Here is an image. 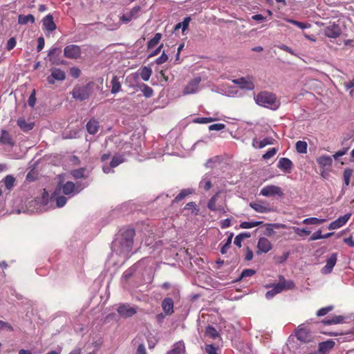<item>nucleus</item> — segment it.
Returning <instances> with one entry per match:
<instances>
[{
	"mask_svg": "<svg viewBox=\"0 0 354 354\" xmlns=\"http://www.w3.org/2000/svg\"><path fill=\"white\" fill-rule=\"evenodd\" d=\"M134 234V230L127 229L113 242L112 257H118L119 263H123L131 257Z\"/></svg>",
	"mask_w": 354,
	"mask_h": 354,
	"instance_id": "nucleus-1",
	"label": "nucleus"
},
{
	"mask_svg": "<svg viewBox=\"0 0 354 354\" xmlns=\"http://www.w3.org/2000/svg\"><path fill=\"white\" fill-rule=\"evenodd\" d=\"M256 103L261 106L276 110L279 106V102L275 95L269 92H261L254 97Z\"/></svg>",
	"mask_w": 354,
	"mask_h": 354,
	"instance_id": "nucleus-2",
	"label": "nucleus"
},
{
	"mask_svg": "<svg viewBox=\"0 0 354 354\" xmlns=\"http://www.w3.org/2000/svg\"><path fill=\"white\" fill-rule=\"evenodd\" d=\"M71 94L74 99L82 101L89 97L91 90L88 86H76L73 89Z\"/></svg>",
	"mask_w": 354,
	"mask_h": 354,
	"instance_id": "nucleus-3",
	"label": "nucleus"
},
{
	"mask_svg": "<svg viewBox=\"0 0 354 354\" xmlns=\"http://www.w3.org/2000/svg\"><path fill=\"white\" fill-rule=\"evenodd\" d=\"M125 159L122 155L116 154L113 156L111 160L108 164L102 165V170L105 174L113 172V169L124 162Z\"/></svg>",
	"mask_w": 354,
	"mask_h": 354,
	"instance_id": "nucleus-4",
	"label": "nucleus"
},
{
	"mask_svg": "<svg viewBox=\"0 0 354 354\" xmlns=\"http://www.w3.org/2000/svg\"><path fill=\"white\" fill-rule=\"evenodd\" d=\"M82 189L83 187H80L79 185H75L73 183L68 181L62 187L59 186L58 191L62 190L63 194L71 197L79 193Z\"/></svg>",
	"mask_w": 354,
	"mask_h": 354,
	"instance_id": "nucleus-5",
	"label": "nucleus"
},
{
	"mask_svg": "<svg viewBox=\"0 0 354 354\" xmlns=\"http://www.w3.org/2000/svg\"><path fill=\"white\" fill-rule=\"evenodd\" d=\"M219 194L216 193L214 195L207 203V207L213 212H218L220 214L225 213V205L223 203L218 202Z\"/></svg>",
	"mask_w": 354,
	"mask_h": 354,
	"instance_id": "nucleus-6",
	"label": "nucleus"
},
{
	"mask_svg": "<svg viewBox=\"0 0 354 354\" xmlns=\"http://www.w3.org/2000/svg\"><path fill=\"white\" fill-rule=\"evenodd\" d=\"M141 7L139 6H134L129 12L123 14L120 17V21L123 24H127L133 19H136L139 17Z\"/></svg>",
	"mask_w": 354,
	"mask_h": 354,
	"instance_id": "nucleus-7",
	"label": "nucleus"
},
{
	"mask_svg": "<svg viewBox=\"0 0 354 354\" xmlns=\"http://www.w3.org/2000/svg\"><path fill=\"white\" fill-rule=\"evenodd\" d=\"M232 82L242 89L251 91L254 88L252 77L250 76L237 78L233 80Z\"/></svg>",
	"mask_w": 354,
	"mask_h": 354,
	"instance_id": "nucleus-8",
	"label": "nucleus"
},
{
	"mask_svg": "<svg viewBox=\"0 0 354 354\" xmlns=\"http://www.w3.org/2000/svg\"><path fill=\"white\" fill-rule=\"evenodd\" d=\"M201 82V77H196L189 82L183 89V94L190 95L196 93L199 90V84Z\"/></svg>",
	"mask_w": 354,
	"mask_h": 354,
	"instance_id": "nucleus-9",
	"label": "nucleus"
},
{
	"mask_svg": "<svg viewBox=\"0 0 354 354\" xmlns=\"http://www.w3.org/2000/svg\"><path fill=\"white\" fill-rule=\"evenodd\" d=\"M296 337L298 340L303 342H310L313 339L311 333L305 328L303 324L298 326L296 330Z\"/></svg>",
	"mask_w": 354,
	"mask_h": 354,
	"instance_id": "nucleus-10",
	"label": "nucleus"
},
{
	"mask_svg": "<svg viewBox=\"0 0 354 354\" xmlns=\"http://www.w3.org/2000/svg\"><path fill=\"white\" fill-rule=\"evenodd\" d=\"M260 194L263 196H283L281 188L276 185H268L261 189Z\"/></svg>",
	"mask_w": 354,
	"mask_h": 354,
	"instance_id": "nucleus-11",
	"label": "nucleus"
},
{
	"mask_svg": "<svg viewBox=\"0 0 354 354\" xmlns=\"http://www.w3.org/2000/svg\"><path fill=\"white\" fill-rule=\"evenodd\" d=\"M66 78L65 72L59 68H53L50 70V75L47 77V81L50 84H54L55 81H63Z\"/></svg>",
	"mask_w": 354,
	"mask_h": 354,
	"instance_id": "nucleus-12",
	"label": "nucleus"
},
{
	"mask_svg": "<svg viewBox=\"0 0 354 354\" xmlns=\"http://www.w3.org/2000/svg\"><path fill=\"white\" fill-rule=\"evenodd\" d=\"M64 55L69 59H77L81 55L80 47L75 44L68 45L64 48Z\"/></svg>",
	"mask_w": 354,
	"mask_h": 354,
	"instance_id": "nucleus-13",
	"label": "nucleus"
},
{
	"mask_svg": "<svg viewBox=\"0 0 354 354\" xmlns=\"http://www.w3.org/2000/svg\"><path fill=\"white\" fill-rule=\"evenodd\" d=\"M257 254L267 253L272 248L271 242L266 237H261L257 242Z\"/></svg>",
	"mask_w": 354,
	"mask_h": 354,
	"instance_id": "nucleus-14",
	"label": "nucleus"
},
{
	"mask_svg": "<svg viewBox=\"0 0 354 354\" xmlns=\"http://www.w3.org/2000/svg\"><path fill=\"white\" fill-rule=\"evenodd\" d=\"M117 311L121 317L125 318L132 317L137 312L135 308L127 304L120 305L117 309Z\"/></svg>",
	"mask_w": 354,
	"mask_h": 354,
	"instance_id": "nucleus-15",
	"label": "nucleus"
},
{
	"mask_svg": "<svg viewBox=\"0 0 354 354\" xmlns=\"http://www.w3.org/2000/svg\"><path fill=\"white\" fill-rule=\"evenodd\" d=\"M342 32L341 28L338 24L335 23L330 24L328 26L326 27L324 29V34L326 37L330 38H337L338 37Z\"/></svg>",
	"mask_w": 354,
	"mask_h": 354,
	"instance_id": "nucleus-16",
	"label": "nucleus"
},
{
	"mask_svg": "<svg viewBox=\"0 0 354 354\" xmlns=\"http://www.w3.org/2000/svg\"><path fill=\"white\" fill-rule=\"evenodd\" d=\"M337 259V254L333 253L331 254L326 259V263L324 267L322 268L321 272L324 274H330L334 266L336 264Z\"/></svg>",
	"mask_w": 354,
	"mask_h": 354,
	"instance_id": "nucleus-17",
	"label": "nucleus"
},
{
	"mask_svg": "<svg viewBox=\"0 0 354 354\" xmlns=\"http://www.w3.org/2000/svg\"><path fill=\"white\" fill-rule=\"evenodd\" d=\"M351 216V213H348L344 214V216H339L338 218L331 222L328 225L329 230H336L338 229L343 225H344L347 221L350 219Z\"/></svg>",
	"mask_w": 354,
	"mask_h": 354,
	"instance_id": "nucleus-18",
	"label": "nucleus"
},
{
	"mask_svg": "<svg viewBox=\"0 0 354 354\" xmlns=\"http://www.w3.org/2000/svg\"><path fill=\"white\" fill-rule=\"evenodd\" d=\"M43 30L48 32L54 31L56 28V24L53 21V17L51 15H46L42 20Z\"/></svg>",
	"mask_w": 354,
	"mask_h": 354,
	"instance_id": "nucleus-19",
	"label": "nucleus"
},
{
	"mask_svg": "<svg viewBox=\"0 0 354 354\" xmlns=\"http://www.w3.org/2000/svg\"><path fill=\"white\" fill-rule=\"evenodd\" d=\"M214 176L211 173L205 174L199 183V188L208 191L212 187V181Z\"/></svg>",
	"mask_w": 354,
	"mask_h": 354,
	"instance_id": "nucleus-20",
	"label": "nucleus"
},
{
	"mask_svg": "<svg viewBox=\"0 0 354 354\" xmlns=\"http://www.w3.org/2000/svg\"><path fill=\"white\" fill-rule=\"evenodd\" d=\"M277 167L281 170L290 173L292 169L293 164L290 159L287 158H281L279 160Z\"/></svg>",
	"mask_w": 354,
	"mask_h": 354,
	"instance_id": "nucleus-21",
	"label": "nucleus"
},
{
	"mask_svg": "<svg viewBox=\"0 0 354 354\" xmlns=\"http://www.w3.org/2000/svg\"><path fill=\"white\" fill-rule=\"evenodd\" d=\"M162 308L167 315H170L174 313V301L172 299L167 297L162 301Z\"/></svg>",
	"mask_w": 354,
	"mask_h": 354,
	"instance_id": "nucleus-22",
	"label": "nucleus"
},
{
	"mask_svg": "<svg viewBox=\"0 0 354 354\" xmlns=\"http://www.w3.org/2000/svg\"><path fill=\"white\" fill-rule=\"evenodd\" d=\"M273 143L274 139L271 137L265 138L261 140H258L257 138H254L252 140V146L258 149H262L266 146L272 145Z\"/></svg>",
	"mask_w": 354,
	"mask_h": 354,
	"instance_id": "nucleus-23",
	"label": "nucleus"
},
{
	"mask_svg": "<svg viewBox=\"0 0 354 354\" xmlns=\"http://www.w3.org/2000/svg\"><path fill=\"white\" fill-rule=\"evenodd\" d=\"M335 346V342L327 340L319 344L318 352L319 354H326L329 352Z\"/></svg>",
	"mask_w": 354,
	"mask_h": 354,
	"instance_id": "nucleus-24",
	"label": "nucleus"
},
{
	"mask_svg": "<svg viewBox=\"0 0 354 354\" xmlns=\"http://www.w3.org/2000/svg\"><path fill=\"white\" fill-rule=\"evenodd\" d=\"M185 350V344L183 341H179L175 343L172 348L169 351L167 354H180L184 352Z\"/></svg>",
	"mask_w": 354,
	"mask_h": 354,
	"instance_id": "nucleus-25",
	"label": "nucleus"
},
{
	"mask_svg": "<svg viewBox=\"0 0 354 354\" xmlns=\"http://www.w3.org/2000/svg\"><path fill=\"white\" fill-rule=\"evenodd\" d=\"M317 163L323 168H328L332 165L333 159L329 156H322L317 159Z\"/></svg>",
	"mask_w": 354,
	"mask_h": 354,
	"instance_id": "nucleus-26",
	"label": "nucleus"
},
{
	"mask_svg": "<svg viewBox=\"0 0 354 354\" xmlns=\"http://www.w3.org/2000/svg\"><path fill=\"white\" fill-rule=\"evenodd\" d=\"M267 288H272V290H268L266 294V297L268 299H270L274 297L277 294H279L281 292V285L274 284L266 286Z\"/></svg>",
	"mask_w": 354,
	"mask_h": 354,
	"instance_id": "nucleus-27",
	"label": "nucleus"
},
{
	"mask_svg": "<svg viewBox=\"0 0 354 354\" xmlns=\"http://www.w3.org/2000/svg\"><path fill=\"white\" fill-rule=\"evenodd\" d=\"M266 228L265 234L268 236H271L275 233L274 229L284 228L286 227L284 224L281 223H268L266 224Z\"/></svg>",
	"mask_w": 354,
	"mask_h": 354,
	"instance_id": "nucleus-28",
	"label": "nucleus"
},
{
	"mask_svg": "<svg viewBox=\"0 0 354 354\" xmlns=\"http://www.w3.org/2000/svg\"><path fill=\"white\" fill-rule=\"evenodd\" d=\"M111 93L112 94H115L118 93L121 90V83L119 81V77L116 75H114L111 81Z\"/></svg>",
	"mask_w": 354,
	"mask_h": 354,
	"instance_id": "nucleus-29",
	"label": "nucleus"
},
{
	"mask_svg": "<svg viewBox=\"0 0 354 354\" xmlns=\"http://www.w3.org/2000/svg\"><path fill=\"white\" fill-rule=\"evenodd\" d=\"M344 320V317L341 315H334L331 317H327L324 319L322 322L325 325H332L342 323Z\"/></svg>",
	"mask_w": 354,
	"mask_h": 354,
	"instance_id": "nucleus-30",
	"label": "nucleus"
},
{
	"mask_svg": "<svg viewBox=\"0 0 354 354\" xmlns=\"http://www.w3.org/2000/svg\"><path fill=\"white\" fill-rule=\"evenodd\" d=\"M17 122L21 129L26 132L30 131L34 127L33 122L28 123L24 118L18 119Z\"/></svg>",
	"mask_w": 354,
	"mask_h": 354,
	"instance_id": "nucleus-31",
	"label": "nucleus"
},
{
	"mask_svg": "<svg viewBox=\"0 0 354 354\" xmlns=\"http://www.w3.org/2000/svg\"><path fill=\"white\" fill-rule=\"evenodd\" d=\"M35 21V17L31 14L27 15H19L18 16V24L21 25H25L28 23L34 24Z\"/></svg>",
	"mask_w": 354,
	"mask_h": 354,
	"instance_id": "nucleus-32",
	"label": "nucleus"
},
{
	"mask_svg": "<svg viewBox=\"0 0 354 354\" xmlns=\"http://www.w3.org/2000/svg\"><path fill=\"white\" fill-rule=\"evenodd\" d=\"M222 91H223L222 93L223 95H227L228 97H236V96L239 95H238V93H239L238 90L235 87H234L232 86H227V85L226 86H223Z\"/></svg>",
	"mask_w": 354,
	"mask_h": 354,
	"instance_id": "nucleus-33",
	"label": "nucleus"
},
{
	"mask_svg": "<svg viewBox=\"0 0 354 354\" xmlns=\"http://www.w3.org/2000/svg\"><path fill=\"white\" fill-rule=\"evenodd\" d=\"M250 206L257 212L259 213H268L270 212V209L259 203H250Z\"/></svg>",
	"mask_w": 354,
	"mask_h": 354,
	"instance_id": "nucleus-34",
	"label": "nucleus"
},
{
	"mask_svg": "<svg viewBox=\"0 0 354 354\" xmlns=\"http://www.w3.org/2000/svg\"><path fill=\"white\" fill-rule=\"evenodd\" d=\"M0 142H1V143L3 144V145H8L10 146L14 145V142H13L10 134L6 130L1 131V135L0 136Z\"/></svg>",
	"mask_w": 354,
	"mask_h": 354,
	"instance_id": "nucleus-35",
	"label": "nucleus"
},
{
	"mask_svg": "<svg viewBox=\"0 0 354 354\" xmlns=\"http://www.w3.org/2000/svg\"><path fill=\"white\" fill-rule=\"evenodd\" d=\"M99 129L98 122L95 120H90L86 124V129L91 134H95Z\"/></svg>",
	"mask_w": 354,
	"mask_h": 354,
	"instance_id": "nucleus-36",
	"label": "nucleus"
},
{
	"mask_svg": "<svg viewBox=\"0 0 354 354\" xmlns=\"http://www.w3.org/2000/svg\"><path fill=\"white\" fill-rule=\"evenodd\" d=\"M326 221L325 218H318L316 217H310L303 220L302 223L305 225H319Z\"/></svg>",
	"mask_w": 354,
	"mask_h": 354,
	"instance_id": "nucleus-37",
	"label": "nucleus"
},
{
	"mask_svg": "<svg viewBox=\"0 0 354 354\" xmlns=\"http://www.w3.org/2000/svg\"><path fill=\"white\" fill-rule=\"evenodd\" d=\"M251 236V234L248 232H245L240 233L237 236H236L234 243L238 246L239 248L241 247V243L245 239L250 238Z\"/></svg>",
	"mask_w": 354,
	"mask_h": 354,
	"instance_id": "nucleus-38",
	"label": "nucleus"
},
{
	"mask_svg": "<svg viewBox=\"0 0 354 354\" xmlns=\"http://www.w3.org/2000/svg\"><path fill=\"white\" fill-rule=\"evenodd\" d=\"M152 71L149 67L144 66L140 69V77L142 80L148 81L151 75Z\"/></svg>",
	"mask_w": 354,
	"mask_h": 354,
	"instance_id": "nucleus-39",
	"label": "nucleus"
},
{
	"mask_svg": "<svg viewBox=\"0 0 354 354\" xmlns=\"http://www.w3.org/2000/svg\"><path fill=\"white\" fill-rule=\"evenodd\" d=\"M296 150L299 153L307 152L308 144L305 141L299 140L295 144Z\"/></svg>",
	"mask_w": 354,
	"mask_h": 354,
	"instance_id": "nucleus-40",
	"label": "nucleus"
},
{
	"mask_svg": "<svg viewBox=\"0 0 354 354\" xmlns=\"http://www.w3.org/2000/svg\"><path fill=\"white\" fill-rule=\"evenodd\" d=\"M190 21H191V18L189 17H185L183 21L178 23L175 26V30H178V29L180 28V29H182L183 32H184L185 30L187 29Z\"/></svg>",
	"mask_w": 354,
	"mask_h": 354,
	"instance_id": "nucleus-41",
	"label": "nucleus"
},
{
	"mask_svg": "<svg viewBox=\"0 0 354 354\" xmlns=\"http://www.w3.org/2000/svg\"><path fill=\"white\" fill-rule=\"evenodd\" d=\"M162 35L159 32L156 33L153 38H151L147 44L148 49L152 48L156 46L160 41Z\"/></svg>",
	"mask_w": 354,
	"mask_h": 354,
	"instance_id": "nucleus-42",
	"label": "nucleus"
},
{
	"mask_svg": "<svg viewBox=\"0 0 354 354\" xmlns=\"http://www.w3.org/2000/svg\"><path fill=\"white\" fill-rule=\"evenodd\" d=\"M262 223V221H244L241 223L240 227L242 229H250L260 225Z\"/></svg>",
	"mask_w": 354,
	"mask_h": 354,
	"instance_id": "nucleus-43",
	"label": "nucleus"
},
{
	"mask_svg": "<svg viewBox=\"0 0 354 354\" xmlns=\"http://www.w3.org/2000/svg\"><path fill=\"white\" fill-rule=\"evenodd\" d=\"M218 118L216 117H209V118H196L194 119V123L198 124H207L209 122H214L218 120Z\"/></svg>",
	"mask_w": 354,
	"mask_h": 354,
	"instance_id": "nucleus-44",
	"label": "nucleus"
},
{
	"mask_svg": "<svg viewBox=\"0 0 354 354\" xmlns=\"http://www.w3.org/2000/svg\"><path fill=\"white\" fill-rule=\"evenodd\" d=\"M6 187L8 189H11L15 185V178L11 175H7L3 180Z\"/></svg>",
	"mask_w": 354,
	"mask_h": 354,
	"instance_id": "nucleus-45",
	"label": "nucleus"
},
{
	"mask_svg": "<svg viewBox=\"0 0 354 354\" xmlns=\"http://www.w3.org/2000/svg\"><path fill=\"white\" fill-rule=\"evenodd\" d=\"M57 192L55 193L53 198H55L56 202V206L57 207H62L65 205L67 201V198L64 196H56Z\"/></svg>",
	"mask_w": 354,
	"mask_h": 354,
	"instance_id": "nucleus-46",
	"label": "nucleus"
},
{
	"mask_svg": "<svg viewBox=\"0 0 354 354\" xmlns=\"http://www.w3.org/2000/svg\"><path fill=\"white\" fill-rule=\"evenodd\" d=\"M233 236H234L233 233H230V234L228 236V237L226 240L225 243L221 247V252L222 254H225L227 253V252L228 249L230 248V245L232 243V240Z\"/></svg>",
	"mask_w": 354,
	"mask_h": 354,
	"instance_id": "nucleus-47",
	"label": "nucleus"
},
{
	"mask_svg": "<svg viewBox=\"0 0 354 354\" xmlns=\"http://www.w3.org/2000/svg\"><path fill=\"white\" fill-rule=\"evenodd\" d=\"M278 285H281V291L284 289L291 290L295 287V283L292 281H280Z\"/></svg>",
	"mask_w": 354,
	"mask_h": 354,
	"instance_id": "nucleus-48",
	"label": "nucleus"
},
{
	"mask_svg": "<svg viewBox=\"0 0 354 354\" xmlns=\"http://www.w3.org/2000/svg\"><path fill=\"white\" fill-rule=\"evenodd\" d=\"M140 88H141V91H142L143 95L146 97H150L153 95V91L148 85H147L145 84H142Z\"/></svg>",
	"mask_w": 354,
	"mask_h": 354,
	"instance_id": "nucleus-49",
	"label": "nucleus"
},
{
	"mask_svg": "<svg viewBox=\"0 0 354 354\" xmlns=\"http://www.w3.org/2000/svg\"><path fill=\"white\" fill-rule=\"evenodd\" d=\"M205 334L208 337L213 338V339H215L218 335L217 330L213 326H208L206 328Z\"/></svg>",
	"mask_w": 354,
	"mask_h": 354,
	"instance_id": "nucleus-50",
	"label": "nucleus"
},
{
	"mask_svg": "<svg viewBox=\"0 0 354 354\" xmlns=\"http://www.w3.org/2000/svg\"><path fill=\"white\" fill-rule=\"evenodd\" d=\"M86 169L82 167L77 169H74L71 171V175L75 178H81L84 177Z\"/></svg>",
	"mask_w": 354,
	"mask_h": 354,
	"instance_id": "nucleus-51",
	"label": "nucleus"
},
{
	"mask_svg": "<svg viewBox=\"0 0 354 354\" xmlns=\"http://www.w3.org/2000/svg\"><path fill=\"white\" fill-rule=\"evenodd\" d=\"M293 230L295 232V234L299 236H308L310 234V231L307 230L305 228H299V227H294Z\"/></svg>",
	"mask_w": 354,
	"mask_h": 354,
	"instance_id": "nucleus-52",
	"label": "nucleus"
},
{
	"mask_svg": "<svg viewBox=\"0 0 354 354\" xmlns=\"http://www.w3.org/2000/svg\"><path fill=\"white\" fill-rule=\"evenodd\" d=\"M352 173L353 171L351 169H345L344 171V181L346 186H348L350 183V178L352 176Z\"/></svg>",
	"mask_w": 354,
	"mask_h": 354,
	"instance_id": "nucleus-53",
	"label": "nucleus"
},
{
	"mask_svg": "<svg viewBox=\"0 0 354 354\" xmlns=\"http://www.w3.org/2000/svg\"><path fill=\"white\" fill-rule=\"evenodd\" d=\"M191 193H192V192L189 189H183L176 196L174 201L178 202V201L183 199L185 197H186Z\"/></svg>",
	"mask_w": 354,
	"mask_h": 354,
	"instance_id": "nucleus-54",
	"label": "nucleus"
},
{
	"mask_svg": "<svg viewBox=\"0 0 354 354\" xmlns=\"http://www.w3.org/2000/svg\"><path fill=\"white\" fill-rule=\"evenodd\" d=\"M333 309V306H326L324 308H322L317 312V315L318 317L324 316V315H326L328 312L331 311Z\"/></svg>",
	"mask_w": 354,
	"mask_h": 354,
	"instance_id": "nucleus-55",
	"label": "nucleus"
},
{
	"mask_svg": "<svg viewBox=\"0 0 354 354\" xmlns=\"http://www.w3.org/2000/svg\"><path fill=\"white\" fill-rule=\"evenodd\" d=\"M1 330L12 331L13 328L9 323L0 320V331Z\"/></svg>",
	"mask_w": 354,
	"mask_h": 354,
	"instance_id": "nucleus-56",
	"label": "nucleus"
},
{
	"mask_svg": "<svg viewBox=\"0 0 354 354\" xmlns=\"http://www.w3.org/2000/svg\"><path fill=\"white\" fill-rule=\"evenodd\" d=\"M225 128V125L222 123L213 124L209 126V131H221Z\"/></svg>",
	"mask_w": 354,
	"mask_h": 354,
	"instance_id": "nucleus-57",
	"label": "nucleus"
},
{
	"mask_svg": "<svg viewBox=\"0 0 354 354\" xmlns=\"http://www.w3.org/2000/svg\"><path fill=\"white\" fill-rule=\"evenodd\" d=\"M205 350L207 354H218L217 348H216L213 344H207Z\"/></svg>",
	"mask_w": 354,
	"mask_h": 354,
	"instance_id": "nucleus-58",
	"label": "nucleus"
},
{
	"mask_svg": "<svg viewBox=\"0 0 354 354\" xmlns=\"http://www.w3.org/2000/svg\"><path fill=\"white\" fill-rule=\"evenodd\" d=\"M17 41L15 37H11L8 39L7 44H6V48L8 50H11L13 49L16 46Z\"/></svg>",
	"mask_w": 354,
	"mask_h": 354,
	"instance_id": "nucleus-59",
	"label": "nucleus"
},
{
	"mask_svg": "<svg viewBox=\"0 0 354 354\" xmlns=\"http://www.w3.org/2000/svg\"><path fill=\"white\" fill-rule=\"evenodd\" d=\"M277 153V149L275 148L270 149L266 153L263 155V158L264 159H270L273 157Z\"/></svg>",
	"mask_w": 354,
	"mask_h": 354,
	"instance_id": "nucleus-60",
	"label": "nucleus"
},
{
	"mask_svg": "<svg viewBox=\"0 0 354 354\" xmlns=\"http://www.w3.org/2000/svg\"><path fill=\"white\" fill-rule=\"evenodd\" d=\"M167 59H168V56L165 54V52H163L162 53V55L156 59L155 62L157 64H162L166 62Z\"/></svg>",
	"mask_w": 354,
	"mask_h": 354,
	"instance_id": "nucleus-61",
	"label": "nucleus"
},
{
	"mask_svg": "<svg viewBox=\"0 0 354 354\" xmlns=\"http://www.w3.org/2000/svg\"><path fill=\"white\" fill-rule=\"evenodd\" d=\"M36 103L35 91H33L28 100V104L30 106L33 107Z\"/></svg>",
	"mask_w": 354,
	"mask_h": 354,
	"instance_id": "nucleus-62",
	"label": "nucleus"
},
{
	"mask_svg": "<svg viewBox=\"0 0 354 354\" xmlns=\"http://www.w3.org/2000/svg\"><path fill=\"white\" fill-rule=\"evenodd\" d=\"M254 274H255V270H254L252 269H245L242 272L241 277L242 278L248 277H252Z\"/></svg>",
	"mask_w": 354,
	"mask_h": 354,
	"instance_id": "nucleus-63",
	"label": "nucleus"
},
{
	"mask_svg": "<svg viewBox=\"0 0 354 354\" xmlns=\"http://www.w3.org/2000/svg\"><path fill=\"white\" fill-rule=\"evenodd\" d=\"M322 239V230H318L315 232L310 238V241H316Z\"/></svg>",
	"mask_w": 354,
	"mask_h": 354,
	"instance_id": "nucleus-64",
	"label": "nucleus"
}]
</instances>
